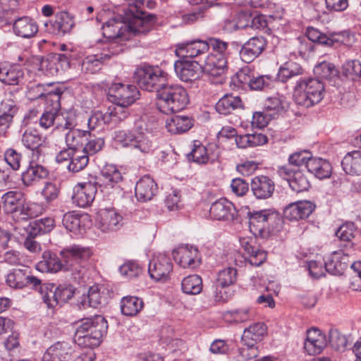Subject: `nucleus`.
Instances as JSON below:
<instances>
[{
    "label": "nucleus",
    "mask_w": 361,
    "mask_h": 361,
    "mask_svg": "<svg viewBox=\"0 0 361 361\" xmlns=\"http://www.w3.org/2000/svg\"><path fill=\"white\" fill-rule=\"evenodd\" d=\"M107 329V322L101 315L82 319L75 322L74 342L83 348L97 347L106 334Z\"/></svg>",
    "instance_id": "1"
},
{
    "label": "nucleus",
    "mask_w": 361,
    "mask_h": 361,
    "mask_svg": "<svg viewBox=\"0 0 361 361\" xmlns=\"http://www.w3.org/2000/svg\"><path fill=\"white\" fill-rule=\"evenodd\" d=\"M1 200L4 210L11 214L17 221L37 217L42 212L39 204L26 202L24 194L20 191H8L3 195Z\"/></svg>",
    "instance_id": "2"
},
{
    "label": "nucleus",
    "mask_w": 361,
    "mask_h": 361,
    "mask_svg": "<svg viewBox=\"0 0 361 361\" xmlns=\"http://www.w3.org/2000/svg\"><path fill=\"white\" fill-rule=\"evenodd\" d=\"M324 94V85L313 78H300L293 90V99L301 106L309 108L319 103Z\"/></svg>",
    "instance_id": "3"
},
{
    "label": "nucleus",
    "mask_w": 361,
    "mask_h": 361,
    "mask_svg": "<svg viewBox=\"0 0 361 361\" xmlns=\"http://www.w3.org/2000/svg\"><path fill=\"white\" fill-rule=\"evenodd\" d=\"M188 103V92L180 85H167L157 94V109L165 114L180 111Z\"/></svg>",
    "instance_id": "4"
},
{
    "label": "nucleus",
    "mask_w": 361,
    "mask_h": 361,
    "mask_svg": "<svg viewBox=\"0 0 361 361\" xmlns=\"http://www.w3.org/2000/svg\"><path fill=\"white\" fill-rule=\"evenodd\" d=\"M249 226L254 235L267 237L280 231L282 218L274 209H268L249 212Z\"/></svg>",
    "instance_id": "5"
},
{
    "label": "nucleus",
    "mask_w": 361,
    "mask_h": 361,
    "mask_svg": "<svg viewBox=\"0 0 361 361\" xmlns=\"http://www.w3.org/2000/svg\"><path fill=\"white\" fill-rule=\"evenodd\" d=\"M113 138L121 146L128 147L135 152L144 154L151 153L154 148L152 136L138 129L116 130L114 132Z\"/></svg>",
    "instance_id": "6"
},
{
    "label": "nucleus",
    "mask_w": 361,
    "mask_h": 361,
    "mask_svg": "<svg viewBox=\"0 0 361 361\" xmlns=\"http://www.w3.org/2000/svg\"><path fill=\"white\" fill-rule=\"evenodd\" d=\"M134 79L140 88L157 94L167 85L168 75L158 66H143L136 69Z\"/></svg>",
    "instance_id": "7"
},
{
    "label": "nucleus",
    "mask_w": 361,
    "mask_h": 361,
    "mask_svg": "<svg viewBox=\"0 0 361 361\" xmlns=\"http://www.w3.org/2000/svg\"><path fill=\"white\" fill-rule=\"evenodd\" d=\"M21 143L32 152V159H39L45 154L49 147V141L47 136L43 135L35 128L26 129L21 136Z\"/></svg>",
    "instance_id": "8"
},
{
    "label": "nucleus",
    "mask_w": 361,
    "mask_h": 361,
    "mask_svg": "<svg viewBox=\"0 0 361 361\" xmlns=\"http://www.w3.org/2000/svg\"><path fill=\"white\" fill-rule=\"evenodd\" d=\"M60 254L66 262L64 270L80 274L82 271L80 264L90 257L91 252L87 247L73 245L64 248Z\"/></svg>",
    "instance_id": "9"
},
{
    "label": "nucleus",
    "mask_w": 361,
    "mask_h": 361,
    "mask_svg": "<svg viewBox=\"0 0 361 361\" xmlns=\"http://www.w3.org/2000/svg\"><path fill=\"white\" fill-rule=\"evenodd\" d=\"M139 91L133 85L113 84L109 90V97L114 104L130 106L138 99Z\"/></svg>",
    "instance_id": "10"
},
{
    "label": "nucleus",
    "mask_w": 361,
    "mask_h": 361,
    "mask_svg": "<svg viewBox=\"0 0 361 361\" xmlns=\"http://www.w3.org/2000/svg\"><path fill=\"white\" fill-rule=\"evenodd\" d=\"M171 259L164 254L159 253L153 257L148 266L150 277L156 281H166L173 271Z\"/></svg>",
    "instance_id": "11"
},
{
    "label": "nucleus",
    "mask_w": 361,
    "mask_h": 361,
    "mask_svg": "<svg viewBox=\"0 0 361 361\" xmlns=\"http://www.w3.org/2000/svg\"><path fill=\"white\" fill-rule=\"evenodd\" d=\"M123 217L114 209H102L97 213L96 226L103 233L118 230L123 225Z\"/></svg>",
    "instance_id": "12"
},
{
    "label": "nucleus",
    "mask_w": 361,
    "mask_h": 361,
    "mask_svg": "<svg viewBox=\"0 0 361 361\" xmlns=\"http://www.w3.org/2000/svg\"><path fill=\"white\" fill-rule=\"evenodd\" d=\"M40 282L39 279L29 274L27 269H15L7 274L6 279V284L15 289H21L27 286L37 289Z\"/></svg>",
    "instance_id": "13"
},
{
    "label": "nucleus",
    "mask_w": 361,
    "mask_h": 361,
    "mask_svg": "<svg viewBox=\"0 0 361 361\" xmlns=\"http://www.w3.org/2000/svg\"><path fill=\"white\" fill-rule=\"evenodd\" d=\"M74 347L65 341L56 342L47 349L42 361H71L75 354Z\"/></svg>",
    "instance_id": "14"
},
{
    "label": "nucleus",
    "mask_w": 361,
    "mask_h": 361,
    "mask_svg": "<svg viewBox=\"0 0 361 361\" xmlns=\"http://www.w3.org/2000/svg\"><path fill=\"white\" fill-rule=\"evenodd\" d=\"M61 92L59 88L45 92L44 86L38 84L30 88L28 95L30 99L44 98L49 111L57 112L60 109V99Z\"/></svg>",
    "instance_id": "15"
},
{
    "label": "nucleus",
    "mask_w": 361,
    "mask_h": 361,
    "mask_svg": "<svg viewBox=\"0 0 361 361\" xmlns=\"http://www.w3.org/2000/svg\"><path fill=\"white\" fill-rule=\"evenodd\" d=\"M174 70L177 76L184 82L196 80L202 71L201 61L188 60L176 61Z\"/></svg>",
    "instance_id": "16"
},
{
    "label": "nucleus",
    "mask_w": 361,
    "mask_h": 361,
    "mask_svg": "<svg viewBox=\"0 0 361 361\" xmlns=\"http://www.w3.org/2000/svg\"><path fill=\"white\" fill-rule=\"evenodd\" d=\"M97 192L96 183L85 182L78 183L74 188L73 202L80 207L90 206Z\"/></svg>",
    "instance_id": "17"
},
{
    "label": "nucleus",
    "mask_w": 361,
    "mask_h": 361,
    "mask_svg": "<svg viewBox=\"0 0 361 361\" xmlns=\"http://www.w3.org/2000/svg\"><path fill=\"white\" fill-rule=\"evenodd\" d=\"M174 260L183 268H195L200 264L198 250L193 246H183L173 251Z\"/></svg>",
    "instance_id": "18"
},
{
    "label": "nucleus",
    "mask_w": 361,
    "mask_h": 361,
    "mask_svg": "<svg viewBox=\"0 0 361 361\" xmlns=\"http://www.w3.org/2000/svg\"><path fill=\"white\" fill-rule=\"evenodd\" d=\"M267 40L263 37H253L244 44L240 51V59L245 63H250L264 51Z\"/></svg>",
    "instance_id": "19"
},
{
    "label": "nucleus",
    "mask_w": 361,
    "mask_h": 361,
    "mask_svg": "<svg viewBox=\"0 0 361 361\" xmlns=\"http://www.w3.org/2000/svg\"><path fill=\"white\" fill-rule=\"evenodd\" d=\"M202 71L208 75L218 77L227 70V60L224 55L209 54L201 61Z\"/></svg>",
    "instance_id": "20"
},
{
    "label": "nucleus",
    "mask_w": 361,
    "mask_h": 361,
    "mask_svg": "<svg viewBox=\"0 0 361 361\" xmlns=\"http://www.w3.org/2000/svg\"><path fill=\"white\" fill-rule=\"evenodd\" d=\"M350 264L349 254L339 250L331 253L324 262V267L333 275H341Z\"/></svg>",
    "instance_id": "21"
},
{
    "label": "nucleus",
    "mask_w": 361,
    "mask_h": 361,
    "mask_svg": "<svg viewBox=\"0 0 361 361\" xmlns=\"http://www.w3.org/2000/svg\"><path fill=\"white\" fill-rule=\"evenodd\" d=\"M315 205L310 201H298L289 204L283 210V216L290 221L308 217L314 210Z\"/></svg>",
    "instance_id": "22"
},
{
    "label": "nucleus",
    "mask_w": 361,
    "mask_h": 361,
    "mask_svg": "<svg viewBox=\"0 0 361 361\" xmlns=\"http://www.w3.org/2000/svg\"><path fill=\"white\" fill-rule=\"evenodd\" d=\"M250 188L256 198L265 200L274 194L275 184L272 179L267 176H257L252 179Z\"/></svg>",
    "instance_id": "23"
},
{
    "label": "nucleus",
    "mask_w": 361,
    "mask_h": 361,
    "mask_svg": "<svg viewBox=\"0 0 361 361\" xmlns=\"http://www.w3.org/2000/svg\"><path fill=\"white\" fill-rule=\"evenodd\" d=\"M237 214L233 204L226 199H220L214 202L209 209L211 218L221 220H233Z\"/></svg>",
    "instance_id": "24"
},
{
    "label": "nucleus",
    "mask_w": 361,
    "mask_h": 361,
    "mask_svg": "<svg viewBox=\"0 0 361 361\" xmlns=\"http://www.w3.org/2000/svg\"><path fill=\"white\" fill-rule=\"evenodd\" d=\"M326 345V336L320 330L316 328L307 330L304 348L309 355L319 354Z\"/></svg>",
    "instance_id": "25"
},
{
    "label": "nucleus",
    "mask_w": 361,
    "mask_h": 361,
    "mask_svg": "<svg viewBox=\"0 0 361 361\" xmlns=\"http://www.w3.org/2000/svg\"><path fill=\"white\" fill-rule=\"evenodd\" d=\"M47 30L53 34H65L70 32L75 26L73 17L66 11H61L56 16L54 22L46 23Z\"/></svg>",
    "instance_id": "26"
},
{
    "label": "nucleus",
    "mask_w": 361,
    "mask_h": 361,
    "mask_svg": "<svg viewBox=\"0 0 361 361\" xmlns=\"http://www.w3.org/2000/svg\"><path fill=\"white\" fill-rule=\"evenodd\" d=\"M49 170L44 166L31 161L25 171L22 173L21 178L26 186L35 185L49 176Z\"/></svg>",
    "instance_id": "27"
},
{
    "label": "nucleus",
    "mask_w": 361,
    "mask_h": 361,
    "mask_svg": "<svg viewBox=\"0 0 361 361\" xmlns=\"http://www.w3.org/2000/svg\"><path fill=\"white\" fill-rule=\"evenodd\" d=\"M106 302L104 289L98 285H94L89 288L87 293L80 298L79 302L80 308L87 307L98 308Z\"/></svg>",
    "instance_id": "28"
},
{
    "label": "nucleus",
    "mask_w": 361,
    "mask_h": 361,
    "mask_svg": "<svg viewBox=\"0 0 361 361\" xmlns=\"http://www.w3.org/2000/svg\"><path fill=\"white\" fill-rule=\"evenodd\" d=\"M240 243L245 252V259L250 265L259 267L265 261L267 258L266 252L255 247L252 240H250L247 238H243L240 239Z\"/></svg>",
    "instance_id": "29"
},
{
    "label": "nucleus",
    "mask_w": 361,
    "mask_h": 361,
    "mask_svg": "<svg viewBox=\"0 0 361 361\" xmlns=\"http://www.w3.org/2000/svg\"><path fill=\"white\" fill-rule=\"evenodd\" d=\"M208 51L207 41L193 40L178 45L176 54L183 58H194Z\"/></svg>",
    "instance_id": "30"
},
{
    "label": "nucleus",
    "mask_w": 361,
    "mask_h": 361,
    "mask_svg": "<svg viewBox=\"0 0 361 361\" xmlns=\"http://www.w3.org/2000/svg\"><path fill=\"white\" fill-rule=\"evenodd\" d=\"M157 185L149 176L142 177L135 185V196L139 201L151 200L157 192Z\"/></svg>",
    "instance_id": "31"
},
{
    "label": "nucleus",
    "mask_w": 361,
    "mask_h": 361,
    "mask_svg": "<svg viewBox=\"0 0 361 361\" xmlns=\"http://www.w3.org/2000/svg\"><path fill=\"white\" fill-rule=\"evenodd\" d=\"M306 35L310 40L329 47L335 46L340 43H345V33L332 34L330 37H328L319 30L311 27L307 29Z\"/></svg>",
    "instance_id": "32"
},
{
    "label": "nucleus",
    "mask_w": 361,
    "mask_h": 361,
    "mask_svg": "<svg viewBox=\"0 0 361 361\" xmlns=\"http://www.w3.org/2000/svg\"><path fill=\"white\" fill-rule=\"evenodd\" d=\"M123 180L121 171L114 165H106L102 171L99 187L102 191L106 190L109 192Z\"/></svg>",
    "instance_id": "33"
},
{
    "label": "nucleus",
    "mask_w": 361,
    "mask_h": 361,
    "mask_svg": "<svg viewBox=\"0 0 361 361\" xmlns=\"http://www.w3.org/2000/svg\"><path fill=\"white\" fill-rule=\"evenodd\" d=\"M13 32L23 38H31L38 32L37 23L28 16H23L15 20L13 25Z\"/></svg>",
    "instance_id": "34"
},
{
    "label": "nucleus",
    "mask_w": 361,
    "mask_h": 361,
    "mask_svg": "<svg viewBox=\"0 0 361 361\" xmlns=\"http://www.w3.org/2000/svg\"><path fill=\"white\" fill-rule=\"evenodd\" d=\"M35 267L37 270L42 273H56L64 269V264H62L56 254L50 251H44L42 260L36 264Z\"/></svg>",
    "instance_id": "35"
},
{
    "label": "nucleus",
    "mask_w": 361,
    "mask_h": 361,
    "mask_svg": "<svg viewBox=\"0 0 361 361\" xmlns=\"http://www.w3.org/2000/svg\"><path fill=\"white\" fill-rule=\"evenodd\" d=\"M307 170L319 179L329 178L332 173L331 164L322 158H312L307 162Z\"/></svg>",
    "instance_id": "36"
},
{
    "label": "nucleus",
    "mask_w": 361,
    "mask_h": 361,
    "mask_svg": "<svg viewBox=\"0 0 361 361\" xmlns=\"http://www.w3.org/2000/svg\"><path fill=\"white\" fill-rule=\"evenodd\" d=\"M193 126V120L186 116H174L166 122V128L172 134H180L189 130Z\"/></svg>",
    "instance_id": "37"
},
{
    "label": "nucleus",
    "mask_w": 361,
    "mask_h": 361,
    "mask_svg": "<svg viewBox=\"0 0 361 361\" xmlns=\"http://www.w3.org/2000/svg\"><path fill=\"white\" fill-rule=\"evenodd\" d=\"M343 170L349 175L361 173V151L355 150L348 152L342 159Z\"/></svg>",
    "instance_id": "38"
},
{
    "label": "nucleus",
    "mask_w": 361,
    "mask_h": 361,
    "mask_svg": "<svg viewBox=\"0 0 361 361\" xmlns=\"http://www.w3.org/2000/svg\"><path fill=\"white\" fill-rule=\"evenodd\" d=\"M121 313L127 317L136 316L143 308L144 302L142 300L136 296L123 297L121 302Z\"/></svg>",
    "instance_id": "39"
},
{
    "label": "nucleus",
    "mask_w": 361,
    "mask_h": 361,
    "mask_svg": "<svg viewBox=\"0 0 361 361\" xmlns=\"http://www.w3.org/2000/svg\"><path fill=\"white\" fill-rule=\"evenodd\" d=\"M288 108V102L283 97H271L264 102V110L273 118L285 113Z\"/></svg>",
    "instance_id": "40"
},
{
    "label": "nucleus",
    "mask_w": 361,
    "mask_h": 361,
    "mask_svg": "<svg viewBox=\"0 0 361 361\" xmlns=\"http://www.w3.org/2000/svg\"><path fill=\"white\" fill-rule=\"evenodd\" d=\"M24 71L18 66H4L1 81L8 85H19L23 80Z\"/></svg>",
    "instance_id": "41"
},
{
    "label": "nucleus",
    "mask_w": 361,
    "mask_h": 361,
    "mask_svg": "<svg viewBox=\"0 0 361 361\" xmlns=\"http://www.w3.org/2000/svg\"><path fill=\"white\" fill-rule=\"evenodd\" d=\"M243 107V102L240 97L232 94H226L216 104V109L221 114H229L233 111Z\"/></svg>",
    "instance_id": "42"
},
{
    "label": "nucleus",
    "mask_w": 361,
    "mask_h": 361,
    "mask_svg": "<svg viewBox=\"0 0 361 361\" xmlns=\"http://www.w3.org/2000/svg\"><path fill=\"white\" fill-rule=\"evenodd\" d=\"M32 63L36 66V68L47 75H54L59 71V65L56 63L54 55L49 56L46 58L32 56Z\"/></svg>",
    "instance_id": "43"
},
{
    "label": "nucleus",
    "mask_w": 361,
    "mask_h": 361,
    "mask_svg": "<svg viewBox=\"0 0 361 361\" xmlns=\"http://www.w3.org/2000/svg\"><path fill=\"white\" fill-rule=\"evenodd\" d=\"M37 290L48 308H54L59 305L57 288L54 283L42 284L41 281Z\"/></svg>",
    "instance_id": "44"
},
{
    "label": "nucleus",
    "mask_w": 361,
    "mask_h": 361,
    "mask_svg": "<svg viewBox=\"0 0 361 361\" xmlns=\"http://www.w3.org/2000/svg\"><path fill=\"white\" fill-rule=\"evenodd\" d=\"M302 73V69L300 65L294 61H287L281 66L277 74V79L285 82L288 79L301 75Z\"/></svg>",
    "instance_id": "45"
},
{
    "label": "nucleus",
    "mask_w": 361,
    "mask_h": 361,
    "mask_svg": "<svg viewBox=\"0 0 361 361\" xmlns=\"http://www.w3.org/2000/svg\"><path fill=\"white\" fill-rule=\"evenodd\" d=\"M181 286L185 294L197 295L202 290V278L197 274L189 275L183 279Z\"/></svg>",
    "instance_id": "46"
},
{
    "label": "nucleus",
    "mask_w": 361,
    "mask_h": 361,
    "mask_svg": "<svg viewBox=\"0 0 361 361\" xmlns=\"http://www.w3.org/2000/svg\"><path fill=\"white\" fill-rule=\"evenodd\" d=\"M110 56L108 54L87 56L82 61V71L87 73H95L101 68L102 60L104 58H109Z\"/></svg>",
    "instance_id": "47"
},
{
    "label": "nucleus",
    "mask_w": 361,
    "mask_h": 361,
    "mask_svg": "<svg viewBox=\"0 0 361 361\" xmlns=\"http://www.w3.org/2000/svg\"><path fill=\"white\" fill-rule=\"evenodd\" d=\"M83 218L84 216L75 212H69L63 215L62 223L67 231L77 234L82 229V219Z\"/></svg>",
    "instance_id": "48"
},
{
    "label": "nucleus",
    "mask_w": 361,
    "mask_h": 361,
    "mask_svg": "<svg viewBox=\"0 0 361 361\" xmlns=\"http://www.w3.org/2000/svg\"><path fill=\"white\" fill-rule=\"evenodd\" d=\"M84 142H85V144L82 150L88 156L95 154L102 150L104 146V139L102 137L96 136L90 131H88V135L85 137Z\"/></svg>",
    "instance_id": "49"
},
{
    "label": "nucleus",
    "mask_w": 361,
    "mask_h": 361,
    "mask_svg": "<svg viewBox=\"0 0 361 361\" xmlns=\"http://www.w3.org/2000/svg\"><path fill=\"white\" fill-rule=\"evenodd\" d=\"M88 131L79 129L71 130L65 133V141L67 146L74 150L79 149L78 147L83 145Z\"/></svg>",
    "instance_id": "50"
},
{
    "label": "nucleus",
    "mask_w": 361,
    "mask_h": 361,
    "mask_svg": "<svg viewBox=\"0 0 361 361\" xmlns=\"http://www.w3.org/2000/svg\"><path fill=\"white\" fill-rule=\"evenodd\" d=\"M89 162V156L82 149H75L68 166L69 171L78 172L84 169Z\"/></svg>",
    "instance_id": "51"
},
{
    "label": "nucleus",
    "mask_w": 361,
    "mask_h": 361,
    "mask_svg": "<svg viewBox=\"0 0 361 361\" xmlns=\"http://www.w3.org/2000/svg\"><path fill=\"white\" fill-rule=\"evenodd\" d=\"M266 332V328L262 323H255L244 330L242 341H253L255 343L260 341Z\"/></svg>",
    "instance_id": "52"
},
{
    "label": "nucleus",
    "mask_w": 361,
    "mask_h": 361,
    "mask_svg": "<svg viewBox=\"0 0 361 361\" xmlns=\"http://www.w3.org/2000/svg\"><path fill=\"white\" fill-rule=\"evenodd\" d=\"M36 220L27 222V220H20L16 223L15 226V230L20 235H24V231L27 234V237L35 238L37 236L42 235V233L40 231Z\"/></svg>",
    "instance_id": "53"
},
{
    "label": "nucleus",
    "mask_w": 361,
    "mask_h": 361,
    "mask_svg": "<svg viewBox=\"0 0 361 361\" xmlns=\"http://www.w3.org/2000/svg\"><path fill=\"white\" fill-rule=\"evenodd\" d=\"M290 188L296 192L307 191L310 188V182L307 176L301 171H295L293 177L288 179Z\"/></svg>",
    "instance_id": "54"
},
{
    "label": "nucleus",
    "mask_w": 361,
    "mask_h": 361,
    "mask_svg": "<svg viewBox=\"0 0 361 361\" xmlns=\"http://www.w3.org/2000/svg\"><path fill=\"white\" fill-rule=\"evenodd\" d=\"M109 115L102 111L94 112L88 118L87 125L90 130H102L104 127L110 123Z\"/></svg>",
    "instance_id": "55"
},
{
    "label": "nucleus",
    "mask_w": 361,
    "mask_h": 361,
    "mask_svg": "<svg viewBox=\"0 0 361 361\" xmlns=\"http://www.w3.org/2000/svg\"><path fill=\"white\" fill-rule=\"evenodd\" d=\"M237 279V270L233 267H226L219 271L216 279L217 286L221 288L233 285Z\"/></svg>",
    "instance_id": "56"
},
{
    "label": "nucleus",
    "mask_w": 361,
    "mask_h": 361,
    "mask_svg": "<svg viewBox=\"0 0 361 361\" xmlns=\"http://www.w3.org/2000/svg\"><path fill=\"white\" fill-rule=\"evenodd\" d=\"M314 72L317 76L327 80H331L338 74V71L335 66L326 61H323L316 66L314 68Z\"/></svg>",
    "instance_id": "57"
},
{
    "label": "nucleus",
    "mask_w": 361,
    "mask_h": 361,
    "mask_svg": "<svg viewBox=\"0 0 361 361\" xmlns=\"http://www.w3.org/2000/svg\"><path fill=\"white\" fill-rule=\"evenodd\" d=\"M4 159L13 171H18L20 168L23 159L22 154L13 148H8L4 152Z\"/></svg>",
    "instance_id": "58"
},
{
    "label": "nucleus",
    "mask_w": 361,
    "mask_h": 361,
    "mask_svg": "<svg viewBox=\"0 0 361 361\" xmlns=\"http://www.w3.org/2000/svg\"><path fill=\"white\" fill-rule=\"evenodd\" d=\"M188 159L197 164L207 163L209 160V157L206 147L200 142L197 144L195 142L192 151L188 154Z\"/></svg>",
    "instance_id": "59"
},
{
    "label": "nucleus",
    "mask_w": 361,
    "mask_h": 361,
    "mask_svg": "<svg viewBox=\"0 0 361 361\" xmlns=\"http://www.w3.org/2000/svg\"><path fill=\"white\" fill-rule=\"evenodd\" d=\"M128 106L115 104V106L109 107L106 112L109 115L110 123H117L125 120L129 114Z\"/></svg>",
    "instance_id": "60"
},
{
    "label": "nucleus",
    "mask_w": 361,
    "mask_h": 361,
    "mask_svg": "<svg viewBox=\"0 0 361 361\" xmlns=\"http://www.w3.org/2000/svg\"><path fill=\"white\" fill-rule=\"evenodd\" d=\"M356 228L353 222L341 225L336 231V235L342 241L350 243L355 238Z\"/></svg>",
    "instance_id": "61"
},
{
    "label": "nucleus",
    "mask_w": 361,
    "mask_h": 361,
    "mask_svg": "<svg viewBox=\"0 0 361 361\" xmlns=\"http://www.w3.org/2000/svg\"><path fill=\"white\" fill-rule=\"evenodd\" d=\"M312 154L307 150L295 152L290 154L288 162L291 166H300L305 165L307 169V162L312 159Z\"/></svg>",
    "instance_id": "62"
},
{
    "label": "nucleus",
    "mask_w": 361,
    "mask_h": 361,
    "mask_svg": "<svg viewBox=\"0 0 361 361\" xmlns=\"http://www.w3.org/2000/svg\"><path fill=\"white\" fill-rule=\"evenodd\" d=\"M18 111L17 102L11 98L4 99L0 104V114L13 120Z\"/></svg>",
    "instance_id": "63"
},
{
    "label": "nucleus",
    "mask_w": 361,
    "mask_h": 361,
    "mask_svg": "<svg viewBox=\"0 0 361 361\" xmlns=\"http://www.w3.org/2000/svg\"><path fill=\"white\" fill-rule=\"evenodd\" d=\"M119 271L123 276L133 279L142 273V268L135 262H128L120 267Z\"/></svg>",
    "instance_id": "64"
}]
</instances>
